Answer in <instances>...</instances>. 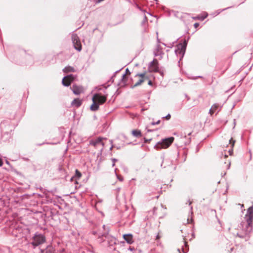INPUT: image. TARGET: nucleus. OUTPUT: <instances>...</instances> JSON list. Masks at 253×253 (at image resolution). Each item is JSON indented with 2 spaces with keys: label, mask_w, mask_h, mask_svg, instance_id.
<instances>
[{
  "label": "nucleus",
  "mask_w": 253,
  "mask_h": 253,
  "mask_svg": "<svg viewBox=\"0 0 253 253\" xmlns=\"http://www.w3.org/2000/svg\"><path fill=\"white\" fill-rule=\"evenodd\" d=\"M46 241L45 237L44 235L36 232L32 239L30 244L35 248L36 247L44 243Z\"/></svg>",
  "instance_id": "obj_1"
},
{
  "label": "nucleus",
  "mask_w": 253,
  "mask_h": 253,
  "mask_svg": "<svg viewBox=\"0 0 253 253\" xmlns=\"http://www.w3.org/2000/svg\"><path fill=\"white\" fill-rule=\"evenodd\" d=\"M173 140L174 138L173 137L163 139L155 145V148L157 150L162 148H167L170 145Z\"/></svg>",
  "instance_id": "obj_2"
},
{
  "label": "nucleus",
  "mask_w": 253,
  "mask_h": 253,
  "mask_svg": "<svg viewBox=\"0 0 253 253\" xmlns=\"http://www.w3.org/2000/svg\"><path fill=\"white\" fill-rule=\"evenodd\" d=\"M104 138L101 137H98L95 139H92L89 141V144L93 146L95 148L100 149L99 154H101L103 147L104 145V143L102 142V140Z\"/></svg>",
  "instance_id": "obj_3"
},
{
  "label": "nucleus",
  "mask_w": 253,
  "mask_h": 253,
  "mask_svg": "<svg viewBox=\"0 0 253 253\" xmlns=\"http://www.w3.org/2000/svg\"><path fill=\"white\" fill-rule=\"evenodd\" d=\"M72 41L74 48L78 51L82 50V45L79 38L76 34L72 35Z\"/></svg>",
  "instance_id": "obj_4"
},
{
  "label": "nucleus",
  "mask_w": 253,
  "mask_h": 253,
  "mask_svg": "<svg viewBox=\"0 0 253 253\" xmlns=\"http://www.w3.org/2000/svg\"><path fill=\"white\" fill-rule=\"evenodd\" d=\"M107 96V95H102L101 93H95L92 97V100H95L99 105H102L106 102Z\"/></svg>",
  "instance_id": "obj_5"
},
{
  "label": "nucleus",
  "mask_w": 253,
  "mask_h": 253,
  "mask_svg": "<svg viewBox=\"0 0 253 253\" xmlns=\"http://www.w3.org/2000/svg\"><path fill=\"white\" fill-rule=\"evenodd\" d=\"M75 79V77L72 74L65 76L62 81V84L65 86H69Z\"/></svg>",
  "instance_id": "obj_6"
},
{
  "label": "nucleus",
  "mask_w": 253,
  "mask_h": 253,
  "mask_svg": "<svg viewBox=\"0 0 253 253\" xmlns=\"http://www.w3.org/2000/svg\"><path fill=\"white\" fill-rule=\"evenodd\" d=\"M103 236H105L106 238H107V245L109 249L110 250H112L114 248V245L116 244L117 240L115 238H109L108 235H106V234H103L102 235Z\"/></svg>",
  "instance_id": "obj_7"
},
{
  "label": "nucleus",
  "mask_w": 253,
  "mask_h": 253,
  "mask_svg": "<svg viewBox=\"0 0 253 253\" xmlns=\"http://www.w3.org/2000/svg\"><path fill=\"white\" fill-rule=\"evenodd\" d=\"M245 218L246 221L247 232H250L252 228L253 215H246Z\"/></svg>",
  "instance_id": "obj_8"
},
{
  "label": "nucleus",
  "mask_w": 253,
  "mask_h": 253,
  "mask_svg": "<svg viewBox=\"0 0 253 253\" xmlns=\"http://www.w3.org/2000/svg\"><path fill=\"white\" fill-rule=\"evenodd\" d=\"M187 42H188V41L187 40H185L182 44V43L179 44L178 45V47H177L178 49H177V50H175V52L176 53L177 50H179L180 53L182 54V56H183L184 55L185 50H186V46L187 45Z\"/></svg>",
  "instance_id": "obj_9"
},
{
  "label": "nucleus",
  "mask_w": 253,
  "mask_h": 253,
  "mask_svg": "<svg viewBox=\"0 0 253 253\" xmlns=\"http://www.w3.org/2000/svg\"><path fill=\"white\" fill-rule=\"evenodd\" d=\"M82 176L81 172L78 169H76L75 174L74 175L70 177V180L72 182H74L75 184H78L77 180H79Z\"/></svg>",
  "instance_id": "obj_10"
},
{
  "label": "nucleus",
  "mask_w": 253,
  "mask_h": 253,
  "mask_svg": "<svg viewBox=\"0 0 253 253\" xmlns=\"http://www.w3.org/2000/svg\"><path fill=\"white\" fill-rule=\"evenodd\" d=\"M123 238L126 241V242L128 244H131L134 242L133 236L131 234L123 235Z\"/></svg>",
  "instance_id": "obj_11"
},
{
  "label": "nucleus",
  "mask_w": 253,
  "mask_h": 253,
  "mask_svg": "<svg viewBox=\"0 0 253 253\" xmlns=\"http://www.w3.org/2000/svg\"><path fill=\"white\" fill-rule=\"evenodd\" d=\"M151 69L152 71L156 72L159 70L158 62L156 59H154L153 61L150 63Z\"/></svg>",
  "instance_id": "obj_12"
},
{
  "label": "nucleus",
  "mask_w": 253,
  "mask_h": 253,
  "mask_svg": "<svg viewBox=\"0 0 253 253\" xmlns=\"http://www.w3.org/2000/svg\"><path fill=\"white\" fill-rule=\"evenodd\" d=\"M73 93L76 95L80 94L83 91V88L80 86H77L76 85H73L72 87H71Z\"/></svg>",
  "instance_id": "obj_13"
},
{
  "label": "nucleus",
  "mask_w": 253,
  "mask_h": 253,
  "mask_svg": "<svg viewBox=\"0 0 253 253\" xmlns=\"http://www.w3.org/2000/svg\"><path fill=\"white\" fill-rule=\"evenodd\" d=\"M41 253H56L54 248L51 246H47L44 250H41Z\"/></svg>",
  "instance_id": "obj_14"
},
{
  "label": "nucleus",
  "mask_w": 253,
  "mask_h": 253,
  "mask_svg": "<svg viewBox=\"0 0 253 253\" xmlns=\"http://www.w3.org/2000/svg\"><path fill=\"white\" fill-rule=\"evenodd\" d=\"M67 197H69L70 198H73L75 199V201H79L81 195L79 194V195H76V193L74 192L70 193L69 194H67L66 195Z\"/></svg>",
  "instance_id": "obj_15"
},
{
  "label": "nucleus",
  "mask_w": 253,
  "mask_h": 253,
  "mask_svg": "<svg viewBox=\"0 0 253 253\" xmlns=\"http://www.w3.org/2000/svg\"><path fill=\"white\" fill-rule=\"evenodd\" d=\"M82 101L79 98H76L72 101L71 104L72 106L79 107L82 105Z\"/></svg>",
  "instance_id": "obj_16"
},
{
  "label": "nucleus",
  "mask_w": 253,
  "mask_h": 253,
  "mask_svg": "<svg viewBox=\"0 0 253 253\" xmlns=\"http://www.w3.org/2000/svg\"><path fill=\"white\" fill-rule=\"evenodd\" d=\"M93 103L90 106V109L91 111H97L99 108V105L95 100H92Z\"/></svg>",
  "instance_id": "obj_17"
},
{
  "label": "nucleus",
  "mask_w": 253,
  "mask_h": 253,
  "mask_svg": "<svg viewBox=\"0 0 253 253\" xmlns=\"http://www.w3.org/2000/svg\"><path fill=\"white\" fill-rule=\"evenodd\" d=\"M132 135L136 138H139L141 137L142 133L140 130L134 129L131 131Z\"/></svg>",
  "instance_id": "obj_18"
},
{
  "label": "nucleus",
  "mask_w": 253,
  "mask_h": 253,
  "mask_svg": "<svg viewBox=\"0 0 253 253\" xmlns=\"http://www.w3.org/2000/svg\"><path fill=\"white\" fill-rule=\"evenodd\" d=\"M63 72L65 73H67L69 72H75L76 70L74 67H73L72 66H68L65 67L63 69Z\"/></svg>",
  "instance_id": "obj_19"
},
{
  "label": "nucleus",
  "mask_w": 253,
  "mask_h": 253,
  "mask_svg": "<svg viewBox=\"0 0 253 253\" xmlns=\"http://www.w3.org/2000/svg\"><path fill=\"white\" fill-rule=\"evenodd\" d=\"M184 242V247H182V250L183 253H187L188 251V246L187 243L185 241Z\"/></svg>",
  "instance_id": "obj_20"
},
{
  "label": "nucleus",
  "mask_w": 253,
  "mask_h": 253,
  "mask_svg": "<svg viewBox=\"0 0 253 253\" xmlns=\"http://www.w3.org/2000/svg\"><path fill=\"white\" fill-rule=\"evenodd\" d=\"M126 74H130V72L128 68L126 69V74H124L122 76V82H126Z\"/></svg>",
  "instance_id": "obj_21"
},
{
  "label": "nucleus",
  "mask_w": 253,
  "mask_h": 253,
  "mask_svg": "<svg viewBox=\"0 0 253 253\" xmlns=\"http://www.w3.org/2000/svg\"><path fill=\"white\" fill-rule=\"evenodd\" d=\"M208 14L207 13H205V15H202V16H198L194 18V19H198L201 21L204 20L208 16Z\"/></svg>",
  "instance_id": "obj_22"
},
{
  "label": "nucleus",
  "mask_w": 253,
  "mask_h": 253,
  "mask_svg": "<svg viewBox=\"0 0 253 253\" xmlns=\"http://www.w3.org/2000/svg\"><path fill=\"white\" fill-rule=\"evenodd\" d=\"M246 215H253V206L250 207L247 210V213Z\"/></svg>",
  "instance_id": "obj_23"
},
{
  "label": "nucleus",
  "mask_w": 253,
  "mask_h": 253,
  "mask_svg": "<svg viewBox=\"0 0 253 253\" xmlns=\"http://www.w3.org/2000/svg\"><path fill=\"white\" fill-rule=\"evenodd\" d=\"M144 82V80L143 79H140L138 80V81L133 86V88L136 86H137L140 85Z\"/></svg>",
  "instance_id": "obj_24"
},
{
  "label": "nucleus",
  "mask_w": 253,
  "mask_h": 253,
  "mask_svg": "<svg viewBox=\"0 0 253 253\" xmlns=\"http://www.w3.org/2000/svg\"><path fill=\"white\" fill-rule=\"evenodd\" d=\"M219 107V105L217 103L214 104L212 106L211 108H213L214 111L215 112Z\"/></svg>",
  "instance_id": "obj_25"
},
{
  "label": "nucleus",
  "mask_w": 253,
  "mask_h": 253,
  "mask_svg": "<svg viewBox=\"0 0 253 253\" xmlns=\"http://www.w3.org/2000/svg\"><path fill=\"white\" fill-rule=\"evenodd\" d=\"M235 143V140H233V138H231L229 140V144H231L232 147H234Z\"/></svg>",
  "instance_id": "obj_26"
},
{
  "label": "nucleus",
  "mask_w": 253,
  "mask_h": 253,
  "mask_svg": "<svg viewBox=\"0 0 253 253\" xmlns=\"http://www.w3.org/2000/svg\"><path fill=\"white\" fill-rule=\"evenodd\" d=\"M116 170H117V169H116L115 170V173H116ZM116 175L117 176L118 179L120 181H122L123 180V177L122 176L118 175L117 173H116Z\"/></svg>",
  "instance_id": "obj_27"
},
{
  "label": "nucleus",
  "mask_w": 253,
  "mask_h": 253,
  "mask_svg": "<svg viewBox=\"0 0 253 253\" xmlns=\"http://www.w3.org/2000/svg\"><path fill=\"white\" fill-rule=\"evenodd\" d=\"M160 122H161L160 120H158V121H157L156 122H151L150 124V125L154 126V125H158V124H159L160 123Z\"/></svg>",
  "instance_id": "obj_28"
},
{
  "label": "nucleus",
  "mask_w": 253,
  "mask_h": 253,
  "mask_svg": "<svg viewBox=\"0 0 253 253\" xmlns=\"http://www.w3.org/2000/svg\"><path fill=\"white\" fill-rule=\"evenodd\" d=\"M229 7H227L226 8H224V9H223L222 10H217L216 13L214 14V15H217L218 14H219L221 11H224V10L226 9H228L229 8Z\"/></svg>",
  "instance_id": "obj_29"
},
{
  "label": "nucleus",
  "mask_w": 253,
  "mask_h": 253,
  "mask_svg": "<svg viewBox=\"0 0 253 253\" xmlns=\"http://www.w3.org/2000/svg\"><path fill=\"white\" fill-rule=\"evenodd\" d=\"M171 116L169 114H168L166 116L163 117V118H165L166 120H169L170 119Z\"/></svg>",
  "instance_id": "obj_30"
},
{
  "label": "nucleus",
  "mask_w": 253,
  "mask_h": 253,
  "mask_svg": "<svg viewBox=\"0 0 253 253\" xmlns=\"http://www.w3.org/2000/svg\"><path fill=\"white\" fill-rule=\"evenodd\" d=\"M114 251L113 253H121L118 250H117L116 248H114L112 250Z\"/></svg>",
  "instance_id": "obj_31"
},
{
  "label": "nucleus",
  "mask_w": 253,
  "mask_h": 253,
  "mask_svg": "<svg viewBox=\"0 0 253 253\" xmlns=\"http://www.w3.org/2000/svg\"><path fill=\"white\" fill-rule=\"evenodd\" d=\"M214 110H213V108H211L210 109V110H209V113H210L211 115H212L214 113Z\"/></svg>",
  "instance_id": "obj_32"
},
{
  "label": "nucleus",
  "mask_w": 253,
  "mask_h": 253,
  "mask_svg": "<svg viewBox=\"0 0 253 253\" xmlns=\"http://www.w3.org/2000/svg\"><path fill=\"white\" fill-rule=\"evenodd\" d=\"M137 76H139V77H141V79H143V78L145 76V73L138 74L137 75Z\"/></svg>",
  "instance_id": "obj_33"
},
{
  "label": "nucleus",
  "mask_w": 253,
  "mask_h": 253,
  "mask_svg": "<svg viewBox=\"0 0 253 253\" xmlns=\"http://www.w3.org/2000/svg\"><path fill=\"white\" fill-rule=\"evenodd\" d=\"M110 143L112 144L111 147L110 148V150H112V149L114 147V145H113V141L112 140H110Z\"/></svg>",
  "instance_id": "obj_34"
},
{
  "label": "nucleus",
  "mask_w": 253,
  "mask_h": 253,
  "mask_svg": "<svg viewBox=\"0 0 253 253\" xmlns=\"http://www.w3.org/2000/svg\"><path fill=\"white\" fill-rule=\"evenodd\" d=\"M144 143H148L151 140V139H147L145 138H144Z\"/></svg>",
  "instance_id": "obj_35"
},
{
  "label": "nucleus",
  "mask_w": 253,
  "mask_h": 253,
  "mask_svg": "<svg viewBox=\"0 0 253 253\" xmlns=\"http://www.w3.org/2000/svg\"><path fill=\"white\" fill-rule=\"evenodd\" d=\"M199 24L198 23H195L194 24V26L195 28H197L199 27Z\"/></svg>",
  "instance_id": "obj_36"
},
{
  "label": "nucleus",
  "mask_w": 253,
  "mask_h": 253,
  "mask_svg": "<svg viewBox=\"0 0 253 253\" xmlns=\"http://www.w3.org/2000/svg\"><path fill=\"white\" fill-rule=\"evenodd\" d=\"M111 160H112V162H113V163H115H115H116V162H117V161H118V160H117V159H115V158H112V159H111Z\"/></svg>",
  "instance_id": "obj_37"
},
{
  "label": "nucleus",
  "mask_w": 253,
  "mask_h": 253,
  "mask_svg": "<svg viewBox=\"0 0 253 253\" xmlns=\"http://www.w3.org/2000/svg\"><path fill=\"white\" fill-rule=\"evenodd\" d=\"M236 120L235 119H234L233 120V128H235V126H236Z\"/></svg>",
  "instance_id": "obj_38"
},
{
  "label": "nucleus",
  "mask_w": 253,
  "mask_h": 253,
  "mask_svg": "<svg viewBox=\"0 0 253 253\" xmlns=\"http://www.w3.org/2000/svg\"><path fill=\"white\" fill-rule=\"evenodd\" d=\"M160 238H161V236L159 235V234H158V235L156 236V240H159Z\"/></svg>",
  "instance_id": "obj_39"
},
{
  "label": "nucleus",
  "mask_w": 253,
  "mask_h": 253,
  "mask_svg": "<svg viewBox=\"0 0 253 253\" xmlns=\"http://www.w3.org/2000/svg\"><path fill=\"white\" fill-rule=\"evenodd\" d=\"M3 164L2 160L1 158H0V167L2 166Z\"/></svg>",
  "instance_id": "obj_40"
},
{
  "label": "nucleus",
  "mask_w": 253,
  "mask_h": 253,
  "mask_svg": "<svg viewBox=\"0 0 253 253\" xmlns=\"http://www.w3.org/2000/svg\"><path fill=\"white\" fill-rule=\"evenodd\" d=\"M128 249L129 250H130V251H133V250H134V248L133 247H129Z\"/></svg>",
  "instance_id": "obj_41"
},
{
  "label": "nucleus",
  "mask_w": 253,
  "mask_h": 253,
  "mask_svg": "<svg viewBox=\"0 0 253 253\" xmlns=\"http://www.w3.org/2000/svg\"><path fill=\"white\" fill-rule=\"evenodd\" d=\"M229 153L230 155H231L232 154V153H233V150L232 149L229 150Z\"/></svg>",
  "instance_id": "obj_42"
},
{
  "label": "nucleus",
  "mask_w": 253,
  "mask_h": 253,
  "mask_svg": "<svg viewBox=\"0 0 253 253\" xmlns=\"http://www.w3.org/2000/svg\"><path fill=\"white\" fill-rule=\"evenodd\" d=\"M238 236L240 237V238H243L244 237V236L243 235H240L239 234H238Z\"/></svg>",
  "instance_id": "obj_43"
},
{
  "label": "nucleus",
  "mask_w": 253,
  "mask_h": 253,
  "mask_svg": "<svg viewBox=\"0 0 253 253\" xmlns=\"http://www.w3.org/2000/svg\"><path fill=\"white\" fill-rule=\"evenodd\" d=\"M148 84L151 85L152 84V82L151 81H149Z\"/></svg>",
  "instance_id": "obj_44"
},
{
  "label": "nucleus",
  "mask_w": 253,
  "mask_h": 253,
  "mask_svg": "<svg viewBox=\"0 0 253 253\" xmlns=\"http://www.w3.org/2000/svg\"><path fill=\"white\" fill-rule=\"evenodd\" d=\"M6 164L9 166H10V163L9 162V161H8L7 160H6V162H5Z\"/></svg>",
  "instance_id": "obj_45"
},
{
  "label": "nucleus",
  "mask_w": 253,
  "mask_h": 253,
  "mask_svg": "<svg viewBox=\"0 0 253 253\" xmlns=\"http://www.w3.org/2000/svg\"><path fill=\"white\" fill-rule=\"evenodd\" d=\"M153 131V130H152V129H147V131H148V132H152V131Z\"/></svg>",
  "instance_id": "obj_46"
},
{
  "label": "nucleus",
  "mask_w": 253,
  "mask_h": 253,
  "mask_svg": "<svg viewBox=\"0 0 253 253\" xmlns=\"http://www.w3.org/2000/svg\"><path fill=\"white\" fill-rule=\"evenodd\" d=\"M159 195H157V196H156L155 197V199H158V198H159Z\"/></svg>",
  "instance_id": "obj_47"
},
{
  "label": "nucleus",
  "mask_w": 253,
  "mask_h": 253,
  "mask_svg": "<svg viewBox=\"0 0 253 253\" xmlns=\"http://www.w3.org/2000/svg\"><path fill=\"white\" fill-rule=\"evenodd\" d=\"M93 234L94 235H96V234H97V232L96 231H93Z\"/></svg>",
  "instance_id": "obj_48"
},
{
  "label": "nucleus",
  "mask_w": 253,
  "mask_h": 253,
  "mask_svg": "<svg viewBox=\"0 0 253 253\" xmlns=\"http://www.w3.org/2000/svg\"><path fill=\"white\" fill-rule=\"evenodd\" d=\"M250 160L252 159V154H251L250 156H249Z\"/></svg>",
  "instance_id": "obj_49"
},
{
  "label": "nucleus",
  "mask_w": 253,
  "mask_h": 253,
  "mask_svg": "<svg viewBox=\"0 0 253 253\" xmlns=\"http://www.w3.org/2000/svg\"><path fill=\"white\" fill-rule=\"evenodd\" d=\"M233 250H234V248H231L230 249V251H231V252H232V251H233Z\"/></svg>",
  "instance_id": "obj_50"
},
{
  "label": "nucleus",
  "mask_w": 253,
  "mask_h": 253,
  "mask_svg": "<svg viewBox=\"0 0 253 253\" xmlns=\"http://www.w3.org/2000/svg\"><path fill=\"white\" fill-rule=\"evenodd\" d=\"M79 188H80V187H78L77 185L75 186V189H78Z\"/></svg>",
  "instance_id": "obj_51"
},
{
  "label": "nucleus",
  "mask_w": 253,
  "mask_h": 253,
  "mask_svg": "<svg viewBox=\"0 0 253 253\" xmlns=\"http://www.w3.org/2000/svg\"><path fill=\"white\" fill-rule=\"evenodd\" d=\"M188 202H189V205H190L192 203V202H191L190 201H189Z\"/></svg>",
  "instance_id": "obj_52"
},
{
  "label": "nucleus",
  "mask_w": 253,
  "mask_h": 253,
  "mask_svg": "<svg viewBox=\"0 0 253 253\" xmlns=\"http://www.w3.org/2000/svg\"><path fill=\"white\" fill-rule=\"evenodd\" d=\"M230 166V163H229L228 164V169H229Z\"/></svg>",
  "instance_id": "obj_53"
},
{
  "label": "nucleus",
  "mask_w": 253,
  "mask_h": 253,
  "mask_svg": "<svg viewBox=\"0 0 253 253\" xmlns=\"http://www.w3.org/2000/svg\"><path fill=\"white\" fill-rule=\"evenodd\" d=\"M144 20H147V17L146 16H144Z\"/></svg>",
  "instance_id": "obj_54"
},
{
  "label": "nucleus",
  "mask_w": 253,
  "mask_h": 253,
  "mask_svg": "<svg viewBox=\"0 0 253 253\" xmlns=\"http://www.w3.org/2000/svg\"><path fill=\"white\" fill-rule=\"evenodd\" d=\"M115 163H113V164H112V167H114V166H115Z\"/></svg>",
  "instance_id": "obj_55"
},
{
  "label": "nucleus",
  "mask_w": 253,
  "mask_h": 253,
  "mask_svg": "<svg viewBox=\"0 0 253 253\" xmlns=\"http://www.w3.org/2000/svg\"><path fill=\"white\" fill-rule=\"evenodd\" d=\"M249 153H250V155H251V154H252V153H251V150H250L249 151Z\"/></svg>",
  "instance_id": "obj_56"
},
{
  "label": "nucleus",
  "mask_w": 253,
  "mask_h": 253,
  "mask_svg": "<svg viewBox=\"0 0 253 253\" xmlns=\"http://www.w3.org/2000/svg\"><path fill=\"white\" fill-rule=\"evenodd\" d=\"M105 225H103V228L104 229H105Z\"/></svg>",
  "instance_id": "obj_57"
},
{
  "label": "nucleus",
  "mask_w": 253,
  "mask_h": 253,
  "mask_svg": "<svg viewBox=\"0 0 253 253\" xmlns=\"http://www.w3.org/2000/svg\"><path fill=\"white\" fill-rule=\"evenodd\" d=\"M227 157V155L225 154V155H224V157H225V158H226Z\"/></svg>",
  "instance_id": "obj_58"
},
{
  "label": "nucleus",
  "mask_w": 253,
  "mask_h": 253,
  "mask_svg": "<svg viewBox=\"0 0 253 253\" xmlns=\"http://www.w3.org/2000/svg\"><path fill=\"white\" fill-rule=\"evenodd\" d=\"M193 221V219H191V222H190V223H191Z\"/></svg>",
  "instance_id": "obj_59"
},
{
  "label": "nucleus",
  "mask_w": 253,
  "mask_h": 253,
  "mask_svg": "<svg viewBox=\"0 0 253 253\" xmlns=\"http://www.w3.org/2000/svg\"><path fill=\"white\" fill-rule=\"evenodd\" d=\"M66 180H68V176H66Z\"/></svg>",
  "instance_id": "obj_60"
},
{
  "label": "nucleus",
  "mask_w": 253,
  "mask_h": 253,
  "mask_svg": "<svg viewBox=\"0 0 253 253\" xmlns=\"http://www.w3.org/2000/svg\"><path fill=\"white\" fill-rule=\"evenodd\" d=\"M123 137H124V138H126V137L125 135H123Z\"/></svg>",
  "instance_id": "obj_61"
},
{
  "label": "nucleus",
  "mask_w": 253,
  "mask_h": 253,
  "mask_svg": "<svg viewBox=\"0 0 253 253\" xmlns=\"http://www.w3.org/2000/svg\"><path fill=\"white\" fill-rule=\"evenodd\" d=\"M178 251L179 252V253H180V250L179 249H178Z\"/></svg>",
  "instance_id": "obj_62"
},
{
  "label": "nucleus",
  "mask_w": 253,
  "mask_h": 253,
  "mask_svg": "<svg viewBox=\"0 0 253 253\" xmlns=\"http://www.w3.org/2000/svg\"><path fill=\"white\" fill-rule=\"evenodd\" d=\"M227 192V191H225V193H224V194H225Z\"/></svg>",
  "instance_id": "obj_63"
},
{
  "label": "nucleus",
  "mask_w": 253,
  "mask_h": 253,
  "mask_svg": "<svg viewBox=\"0 0 253 253\" xmlns=\"http://www.w3.org/2000/svg\"><path fill=\"white\" fill-rule=\"evenodd\" d=\"M155 56H157V55H158V54H157L156 53H155Z\"/></svg>",
  "instance_id": "obj_64"
}]
</instances>
